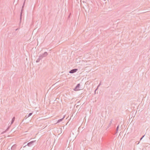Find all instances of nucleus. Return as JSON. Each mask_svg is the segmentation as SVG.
<instances>
[{"mask_svg":"<svg viewBox=\"0 0 150 150\" xmlns=\"http://www.w3.org/2000/svg\"><path fill=\"white\" fill-rule=\"evenodd\" d=\"M40 60H41V59L39 57V58L36 61V62L38 63L39 62Z\"/></svg>","mask_w":150,"mask_h":150,"instance_id":"11","label":"nucleus"},{"mask_svg":"<svg viewBox=\"0 0 150 150\" xmlns=\"http://www.w3.org/2000/svg\"><path fill=\"white\" fill-rule=\"evenodd\" d=\"M118 128H119V126H118L116 128V133L117 132V131L118 130Z\"/></svg>","mask_w":150,"mask_h":150,"instance_id":"14","label":"nucleus"},{"mask_svg":"<svg viewBox=\"0 0 150 150\" xmlns=\"http://www.w3.org/2000/svg\"><path fill=\"white\" fill-rule=\"evenodd\" d=\"M65 116H64V117H63V118L57 121V122H59L62 121V120H63Z\"/></svg>","mask_w":150,"mask_h":150,"instance_id":"7","label":"nucleus"},{"mask_svg":"<svg viewBox=\"0 0 150 150\" xmlns=\"http://www.w3.org/2000/svg\"><path fill=\"white\" fill-rule=\"evenodd\" d=\"M15 117H13V118H12V121L11 122V124H12L13 123V122H14L15 120Z\"/></svg>","mask_w":150,"mask_h":150,"instance_id":"8","label":"nucleus"},{"mask_svg":"<svg viewBox=\"0 0 150 150\" xmlns=\"http://www.w3.org/2000/svg\"><path fill=\"white\" fill-rule=\"evenodd\" d=\"M39 58H40L41 59L42 58H43V56H42V54H40L39 56Z\"/></svg>","mask_w":150,"mask_h":150,"instance_id":"12","label":"nucleus"},{"mask_svg":"<svg viewBox=\"0 0 150 150\" xmlns=\"http://www.w3.org/2000/svg\"><path fill=\"white\" fill-rule=\"evenodd\" d=\"M112 120H111V121L110 122V123L109 124H108V127H109L110 126H111V123H112Z\"/></svg>","mask_w":150,"mask_h":150,"instance_id":"9","label":"nucleus"},{"mask_svg":"<svg viewBox=\"0 0 150 150\" xmlns=\"http://www.w3.org/2000/svg\"><path fill=\"white\" fill-rule=\"evenodd\" d=\"M35 142V141H31L29 143H28V144H27V145L28 146H31V145L33 144L34 142Z\"/></svg>","mask_w":150,"mask_h":150,"instance_id":"4","label":"nucleus"},{"mask_svg":"<svg viewBox=\"0 0 150 150\" xmlns=\"http://www.w3.org/2000/svg\"><path fill=\"white\" fill-rule=\"evenodd\" d=\"M33 114V113H30L29 115H28V116L27 117H26V116L25 117L26 118H27L29 117L31 115H32V114Z\"/></svg>","mask_w":150,"mask_h":150,"instance_id":"10","label":"nucleus"},{"mask_svg":"<svg viewBox=\"0 0 150 150\" xmlns=\"http://www.w3.org/2000/svg\"><path fill=\"white\" fill-rule=\"evenodd\" d=\"M8 129H9V127H8V128H7V129L6 130V131H7V130H8Z\"/></svg>","mask_w":150,"mask_h":150,"instance_id":"18","label":"nucleus"},{"mask_svg":"<svg viewBox=\"0 0 150 150\" xmlns=\"http://www.w3.org/2000/svg\"><path fill=\"white\" fill-rule=\"evenodd\" d=\"M78 71V69H75L71 70L69 71V73L71 74L74 73Z\"/></svg>","mask_w":150,"mask_h":150,"instance_id":"3","label":"nucleus"},{"mask_svg":"<svg viewBox=\"0 0 150 150\" xmlns=\"http://www.w3.org/2000/svg\"><path fill=\"white\" fill-rule=\"evenodd\" d=\"M26 146V145L25 146H24L23 147H25V146Z\"/></svg>","mask_w":150,"mask_h":150,"instance_id":"19","label":"nucleus"},{"mask_svg":"<svg viewBox=\"0 0 150 150\" xmlns=\"http://www.w3.org/2000/svg\"><path fill=\"white\" fill-rule=\"evenodd\" d=\"M3 138H1V139H0V140L1 139H2Z\"/></svg>","mask_w":150,"mask_h":150,"instance_id":"20","label":"nucleus"},{"mask_svg":"<svg viewBox=\"0 0 150 150\" xmlns=\"http://www.w3.org/2000/svg\"><path fill=\"white\" fill-rule=\"evenodd\" d=\"M6 131V130L3 132H2L1 133V134H4V133H5Z\"/></svg>","mask_w":150,"mask_h":150,"instance_id":"15","label":"nucleus"},{"mask_svg":"<svg viewBox=\"0 0 150 150\" xmlns=\"http://www.w3.org/2000/svg\"><path fill=\"white\" fill-rule=\"evenodd\" d=\"M101 82H100V83H99V84L98 85V86L97 87V88H98L99 87V86L101 85Z\"/></svg>","mask_w":150,"mask_h":150,"instance_id":"13","label":"nucleus"},{"mask_svg":"<svg viewBox=\"0 0 150 150\" xmlns=\"http://www.w3.org/2000/svg\"><path fill=\"white\" fill-rule=\"evenodd\" d=\"M25 0L24 1V3H23V6H22V7L21 10V14H20V20L21 21V18H22V14L23 11V8H24V6L25 5Z\"/></svg>","mask_w":150,"mask_h":150,"instance_id":"1","label":"nucleus"},{"mask_svg":"<svg viewBox=\"0 0 150 150\" xmlns=\"http://www.w3.org/2000/svg\"><path fill=\"white\" fill-rule=\"evenodd\" d=\"M48 53L47 52H45L44 53L42 54V55L43 57L47 56L48 55Z\"/></svg>","mask_w":150,"mask_h":150,"instance_id":"5","label":"nucleus"},{"mask_svg":"<svg viewBox=\"0 0 150 150\" xmlns=\"http://www.w3.org/2000/svg\"><path fill=\"white\" fill-rule=\"evenodd\" d=\"M98 88H97L96 89V90L95 91V93H96V91H97L98 90Z\"/></svg>","mask_w":150,"mask_h":150,"instance_id":"16","label":"nucleus"},{"mask_svg":"<svg viewBox=\"0 0 150 150\" xmlns=\"http://www.w3.org/2000/svg\"><path fill=\"white\" fill-rule=\"evenodd\" d=\"M144 135L140 139V140L142 139L144 137Z\"/></svg>","mask_w":150,"mask_h":150,"instance_id":"17","label":"nucleus"},{"mask_svg":"<svg viewBox=\"0 0 150 150\" xmlns=\"http://www.w3.org/2000/svg\"><path fill=\"white\" fill-rule=\"evenodd\" d=\"M80 86V83L77 84L75 88L74 89V90L75 91H77L80 90L79 89Z\"/></svg>","mask_w":150,"mask_h":150,"instance_id":"2","label":"nucleus"},{"mask_svg":"<svg viewBox=\"0 0 150 150\" xmlns=\"http://www.w3.org/2000/svg\"><path fill=\"white\" fill-rule=\"evenodd\" d=\"M16 144H14L13 146H12L11 147V149L12 150H14L16 147Z\"/></svg>","mask_w":150,"mask_h":150,"instance_id":"6","label":"nucleus"}]
</instances>
